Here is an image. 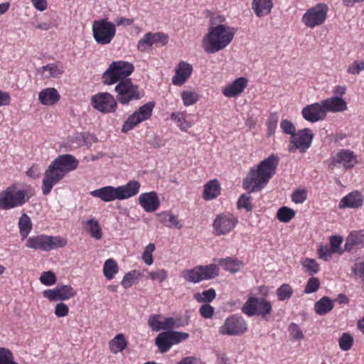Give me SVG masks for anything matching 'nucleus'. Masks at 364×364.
<instances>
[{
    "mask_svg": "<svg viewBox=\"0 0 364 364\" xmlns=\"http://www.w3.org/2000/svg\"><path fill=\"white\" fill-rule=\"evenodd\" d=\"M90 195L93 197L100 198L104 202L114 201L118 200L117 188L107 186L90 192Z\"/></svg>",
    "mask_w": 364,
    "mask_h": 364,
    "instance_id": "nucleus-26",
    "label": "nucleus"
},
{
    "mask_svg": "<svg viewBox=\"0 0 364 364\" xmlns=\"http://www.w3.org/2000/svg\"><path fill=\"white\" fill-rule=\"evenodd\" d=\"M314 138V134L309 128L299 130L290 138L289 151L294 153L296 149L304 153L310 147Z\"/></svg>",
    "mask_w": 364,
    "mask_h": 364,
    "instance_id": "nucleus-14",
    "label": "nucleus"
},
{
    "mask_svg": "<svg viewBox=\"0 0 364 364\" xmlns=\"http://www.w3.org/2000/svg\"><path fill=\"white\" fill-rule=\"evenodd\" d=\"M276 294L279 301H284L292 296L293 289L289 284H284L277 289Z\"/></svg>",
    "mask_w": 364,
    "mask_h": 364,
    "instance_id": "nucleus-49",
    "label": "nucleus"
},
{
    "mask_svg": "<svg viewBox=\"0 0 364 364\" xmlns=\"http://www.w3.org/2000/svg\"><path fill=\"white\" fill-rule=\"evenodd\" d=\"M198 267L200 269L203 280L211 279L218 276L219 268L214 264L205 266L200 265Z\"/></svg>",
    "mask_w": 364,
    "mask_h": 364,
    "instance_id": "nucleus-36",
    "label": "nucleus"
},
{
    "mask_svg": "<svg viewBox=\"0 0 364 364\" xmlns=\"http://www.w3.org/2000/svg\"><path fill=\"white\" fill-rule=\"evenodd\" d=\"M158 216L159 217L160 222L167 228H176L177 229H181L182 228V225L178 220V217L169 211H164L158 213Z\"/></svg>",
    "mask_w": 364,
    "mask_h": 364,
    "instance_id": "nucleus-33",
    "label": "nucleus"
},
{
    "mask_svg": "<svg viewBox=\"0 0 364 364\" xmlns=\"http://www.w3.org/2000/svg\"><path fill=\"white\" fill-rule=\"evenodd\" d=\"M119 269L116 261L113 259H108L105 261L103 266V273L105 277L108 279H112Z\"/></svg>",
    "mask_w": 364,
    "mask_h": 364,
    "instance_id": "nucleus-38",
    "label": "nucleus"
},
{
    "mask_svg": "<svg viewBox=\"0 0 364 364\" xmlns=\"http://www.w3.org/2000/svg\"><path fill=\"white\" fill-rule=\"evenodd\" d=\"M248 328L245 320L237 314L228 317L224 323L220 326L218 332L223 336H237L247 332Z\"/></svg>",
    "mask_w": 364,
    "mask_h": 364,
    "instance_id": "nucleus-10",
    "label": "nucleus"
},
{
    "mask_svg": "<svg viewBox=\"0 0 364 364\" xmlns=\"http://www.w3.org/2000/svg\"><path fill=\"white\" fill-rule=\"evenodd\" d=\"M19 233L22 240L26 239L32 229L31 218L26 213H23L18 223Z\"/></svg>",
    "mask_w": 364,
    "mask_h": 364,
    "instance_id": "nucleus-35",
    "label": "nucleus"
},
{
    "mask_svg": "<svg viewBox=\"0 0 364 364\" xmlns=\"http://www.w3.org/2000/svg\"><path fill=\"white\" fill-rule=\"evenodd\" d=\"M247 85V80L240 77L228 85L223 90V94L228 97H234L243 92Z\"/></svg>",
    "mask_w": 364,
    "mask_h": 364,
    "instance_id": "nucleus-24",
    "label": "nucleus"
},
{
    "mask_svg": "<svg viewBox=\"0 0 364 364\" xmlns=\"http://www.w3.org/2000/svg\"><path fill=\"white\" fill-rule=\"evenodd\" d=\"M168 36L161 32L146 33L137 43V49L140 52H145L148 48L153 45L164 46L168 43Z\"/></svg>",
    "mask_w": 364,
    "mask_h": 364,
    "instance_id": "nucleus-18",
    "label": "nucleus"
},
{
    "mask_svg": "<svg viewBox=\"0 0 364 364\" xmlns=\"http://www.w3.org/2000/svg\"><path fill=\"white\" fill-rule=\"evenodd\" d=\"M305 271L309 275L313 276L319 271V264L314 259L306 258L301 262Z\"/></svg>",
    "mask_w": 364,
    "mask_h": 364,
    "instance_id": "nucleus-48",
    "label": "nucleus"
},
{
    "mask_svg": "<svg viewBox=\"0 0 364 364\" xmlns=\"http://www.w3.org/2000/svg\"><path fill=\"white\" fill-rule=\"evenodd\" d=\"M166 332L168 335L169 342L171 344V347L173 345H176L187 340L190 336L189 333L186 332H178L175 331H167Z\"/></svg>",
    "mask_w": 364,
    "mask_h": 364,
    "instance_id": "nucleus-43",
    "label": "nucleus"
},
{
    "mask_svg": "<svg viewBox=\"0 0 364 364\" xmlns=\"http://www.w3.org/2000/svg\"><path fill=\"white\" fill-rule=\"evenodd\" d=\"M141 185L136 180L129 181L127 184L117 188L118 200H124L136 196L139 191Z\"/></svg>",
    "mask_w": 364,
    "mask_h": 364,
    "instance_id": "nucleus-23",
    "label": "nucleus"
},
{
    "mask_svg": "<svg viewBox=\"0 0 364 364\" xmlns=\"http://www.w3.org/2000/svg\"><path fill=\"white\" fill-rule=\"evenodd\" d=\"M220 194V185L218 180L209 181L204 185L203 197L205 200H212Z\"/></svg>",
    "mask_w": 364,
    "mask_h": 364,
    "instance_id": "nucleus-30",
    "label": "nucleus"
},
{
    "mask_svg": "<svg viewBox=\"0 0 364 364\" xmlns=\"http://www.w3.org/2000/svg\"><path fill=\"white\" fill-rule=\"evenodd\" d=\"M183 105L186 107L196 104L200 98L199 95L193 90H185L181 92Z\"/></svg>",
    "mask_w": 364,
    "mask_h": 364,
    "instance_id": "nucleus-41",
    "label": "nucleus"
},
{
    "mask_svg": "<svg viewBox=\"0 0 364 364\" xmlns=\"http://www.w3.org/2000/svg\"><path fill=\"white\" fill-rule=\"evenodd\" d=\"M364 247V230L351 232L344 245L345 251L350 252Z\"/></svg>",
    "mask_w": 364,
    "mask_h": 364,
    "instance_id": "nucleus-25",
    "label": "nucleus"
},
{
    "mask_svg": "<svg viewBox=\"0 0 364 364\" xmlns=\"http://www.w3.org/2000/svg\"><path fill=\"white\" fill-rule=\"evenodd\" d=\"M279 164V158L274 154L263 159L255 168H251L243 179V188L249 193L261 191L275 175Z\"/></svg>",
    "mask_w": 364,
    "mask_h": 364,
    "instance_id": "nucleus-1",
    "label": "nucleus"
},
{
    "mask_svg": "<svg viewBox=\"0 0 364 364\" xmlns=\"http://www.w3.org/2000/svg\"><path fill=\"white\" fill-rule=\"evenodd\" d=\"M0 364H18L11 350L6 348L0 347Z\"/></svg>",
    "mask_w": 364,
    "mask_h": 364,
    "instance_id": "nucleus-47",
    "label": "nucleus"
},
{
    "mask_svg": "<svg viewBox=\"0 0 364 364\" xmlns=\"http://www.w3.org/2000/svg\"><path fill=\"white\" fill-rule=\"evenodd\" d=\"M67 245V240L59 236L38 235L32 236L26 240L25 246L27 248L48 252Z\"/></svg>",
    "mask_w": 364,
    "mask_h": 364,
    "instance_id": "nucleus-5",
    "label": "nucleus"
},
{
    "mask_svg": "<svg viewBox=\"0 0 364 364\" xmlns=\"http://www.w3.org/2000/svg\"><path fill=\"white\" fill-rule=\"evenodd\" d=\"M78 161L70 154H63L55 158L45 171L42 181V193L48 195L53 187L65 176L77 168Z\"/></svg>",
    "mask_w": 364,
    "mask_h": 364,
    "instance_id": "nucleus-2",
    "label": "nucleus"
},
{
    "mask_svg": "<svg viewBox=\"0 0 364 364\" xmlns=\"http://www.w3.org/2000/svg\"><path fill=\"white\" fill-rule=\"evenodd\" d=\"M92 107L103 113L115 112L117 107V100L108 92H99L91 98Z\"/></svg>",
    "mask_w": 364,
    "mask_h": 364,
    "instance_id": "nucleus-15",
    "label": "nucleus"
},
{
    "mask_svg": "<svg viewBox=\"0 0 364 364\" xmlns=\"http://www.w3.org/2000/svg\"><path fill=\"white\" fill-rule=\"evenodd\" d=\"M149 277L153 280H157L162 282L168 277L167 272L164 269H159L156 272H151L149 274Z\"/></svg>",
    "mask_w": 364,
    "mask_h": 364,
    "instance_id": "nucleus-62",
    "label": "nucleus"
},
{
    "mask_svg": "<svg viewBox=\"0 0 364 364\" xmlns=\"http://www.w3.org/2000/svg\"><path fill=\"white\" fill-rule=\"evenodd\" d=\"M155 250V246L152 243H149L142 254V259L147 265L153 264L152 252Z\"/></svg>",
    "mask_w": 364,
    "mask_h": 364,
    "instance_id": "nucleus-55",
    "label": "nucleus"
},
{
    "mask_svg": "<svg viewBox=\"0 0 364 364\" xmlns=\"http://www.w3.org/2000/svg\"><path fill=\"white\" fill-rule=\"evenodd\" d=\"M235 33L234 28L225 24L210 26L202 41L204 50L212 54L223 50L231 43Z\"/></svg>",
    "mask_w": 364,
    "mask_h": 364,
    "instance_id": "nucleus-3",
    "label": "nucleus"
},
{
    "mask_svg": "<svg viewBox=\"0 0 364 364\" xmlns=\"http://www.w3.org/2000/svg\"><path fill=\"white\" fill-rule=\"evenodd\" d=\"M289 331L290 336L293 340L301 341V340L304 339V333H303L301 329L300 328L299 325H297L296 323H291L289 326Z\"/></svg>",
    "mask_w": 364,
    "mask_h": 364,
    "instance_id": "nucleus-54",
    "label": "nucleus"
},
{
    "mask_svg": "<svg viewBox=\"0 0 364 364\" xmlns=\"http://www.w3.org/2000/svg\"><path fill=\"white\" fill-rule=\"evenodd\" d=\"M154 106L155 103L150 101L140 107L137 111L131 114L124 122L122 132L126 133L141 122L148 119L151 116Z\"/></svg>",
    "mask_w": 364,
    "mask_h": 364,
    "instance_id": "nucleus-12",
    "label": "nucleus"
},
{
    "mask_svg": "<svg viewBox=\"0 0 364 364\" xmlns=\"http://www.w3.org/2000/svg\"><path fill=\"white\" fill-rule=\"evenodd\" d=\"M29 199L26 190L10 186L0 193V209L9 210L23 205Z\"/></svg>",
    "mask_w": 364,
    "mask_h": 364,
    "instance_id": "nucleus-7",
    "label": "nucleus"
},
{
    "mask_svg": "<svg viewBox=\"0 0 364 364\" xmlns=\"http://www.w3.org/2000/svg\"><path fill=\"white\" fill-rule=\"evenodd\" d=\"M334 307V301L328 296H324L314 304V311L320 316L326 315Z\"/></svg>",
    "mask_w": 364,
    "mask_h": 364,
    "instance_id": "nucleus-32",
    "label": "nucleus"
},
{
    "mask_svg": "<svg viewBox=\"0 0 364 364\" xmlns=\"http://www.w3.org/2000/svg\"><path fill=\"white\" fill-rule=\"evenodd\" d=\"M363 204V199L360 194L357 192L350 193L348 195L342 198L340 202L339 207L356 208H359Z\"/></svg>",
    "mask_w": 364,
    "mask_h": 364,
    "instance_id": "nucleus-31",
    "label": "nucleus"
},
{
    "mask_svg": "<svg viewBox=\"0 0 364 364\" xmlns=\"http://www.w3.org/2000/svg\"><path fill=\"white\" fill-rule=\"evenodd\" d=\"M127 346V342L125 339V337L123 334L119 333L117 334L110 342H109V348L114 353L117 351L122 352L124 350Z\"/></svg>",
    "mask_w": 364,
    "mask_h": 364,
    "instance_id": "nucleus-39",
    "label": "nucleus"
},
{
    "mask_svg": "<svg viewBox=\"0 0 364 364\" xmlns=\"http://www.w3.org/2000/svg\"><path fill=\"white\" fill-rule=\"evenodd\" d=\"M294 216V210L286 206L280 208L277 213V219L282 223L289 222Z\"/></svg>",
    "mask_w": 364,
    "mask_h": 364,
    "instance_id": "nucleus-45",
    "label": "nucleus"
},
{
    "mask_svg": "<svg viewBox=\"0 0 364 364\" xmlns=\"http://www.w3.org/2000/svg\"><path fill=\"white\" fill-rule=\"evenodd\" d=\"M69 313V308L65 303L60 302L56 304L55 308V314L58 317H65Z\"/></svg>",
    "mask_w": 364,
    "mask_h": 364,
    "instance_id": "nucleus-64",
    "label": "nucleus"
},
{
    "mask_svg": "<svg viewBox=\"0 0 364 364\" xmlns=\"http://www.w3.org/2000/svg\"><path fill=\"white\" fill-rule=\"evenodd\" d=\"M237 223V218L230 213L218 214L213 223L214 233L216 236L227 235L235 228Z\"/></svg>",
    "mask_w": 364,
    "mask_h": 364,
    "instance_id": "nucleus-13",
    "label": "nucleus"
},
{
    "mask_svg": "<svg viewBox=\"0 0 364 364\" xmlns=\"http://www.w3.org/2000/svg\"><path fill=\"white\" fill-rule=\"evenodd\" d=\"M272 7V0H253L252 3V9L258 17L269 14Z\"/></svg>",
    "mask_w": 364,
    "mask_h": 364,
    "instance_id": "nucleus-29",
    "label": "nucleus"
},
{
    "mask_svg": "<svg viewBox=\"0 0 364 364\" xmlns=\"http://www.w3.org/2000/svg\"><path fill=\"white\" fill-rule=\"evenodd\" d=\"M92 30L95 41L100 45L110 43L116 35V25L107 18L94 21Z\"/></svg>",
    "mask_w": 364,
    "mask_h": 364,
    "instance_id": "nucleus-6",
    "label": "nucleus"
},
{
    "mask_svg": "<svg viewBox=\"0 0 364 364\" xmlns=\"http://www.w3.org/2000/svg\"><path fill=\"white\" fill-rule=\"evenodd\" d=\"M155 344L161 353H166L171 348L168 335L166 331L160 333L155 338Z\"/></svg>",
    "mask_w": 364,
    "mask_h": 364,
    "instance_id": "nucleus-37",
    "label": "nucleus"
},
{
    "mask_svg": "<svg viewBox=\"0 0 364 364\" xmlns=\"http://www.w3.org/2000/svg\"><path fill=\"white\" fill-rule=\"evenodd\" d=\"M193 71L192 66L184 61H181L176 69V75L172 78V82L175 85H182L190 77Z\"/></svg>",
    "mask_w": 364,
    "mask_h": 364,
    "instance_id": "nucleus-22",
    "label": "nucleus"
},
{
    "mask_svg": "<svg viewBox=\"0 0 364 364\" xmlns=\"http://www.w3.org/2000/svg\"><path fill=\"white\" fill-rule=\"evenodd\" d=\"M341 242L342 238L339 236H331L330 237L331 250L333 252H343L340 247Z\"/></svg>",
    "mask_w": 364,
    "mask_h": 364,
    "instance_id": "nucleus-63",
    "label": "nucleus"
},
{
    "mask_svg": "<svg viewBox=\"0 0 364 364\" xmlns=\"http://www.w3.org/2000/svg\"><path fill=\"white\" fill-rule=\"evenodd\" d=\"M357 163L356 156L353 151L341 149L331 157L329 168L333 169L343 167L344 169L351 168Z\"/></svg>",
    "mask_w": 364,
    "mask_h": 364,
    "instance_id": "nucleus-16",
    "label": "nucleus"
},
{
    "mask_svg": "<svg viewBox=\"0 0 364 364\" xmlns=\"http://www.w3.org/2000/svg\"><path fill=\"white\" fill-rule=\"evenodd\" d=\"M218 264L225 270L232 273L238 272L242 265V262L235 257H226L218 260Z\"/></svg>",
    "mask_w": 364,
    "mask_h": 364,
    "instance_id": "nucleus-34",
    "label": "nucleus"
},
{
    "mask_svg": "<svg viewBox=\"0 0 364 364\" xmlns=\"http://www.w3.org/2000/svg\"><path fill=\"white\" fill-rule=\"evenodd\" d=\"M114 90L117 93V100L122 105H127L129 102L141 97L139 87L134 85L130 79L121 80Z\"/></svg>",
    "mask_w": 364,
    "mask_h": 364,
    "instance_id": "nucleus-9",
    "label": "nucleus"
},
{
    "mask_svg": "<svg viewBox=\"0 0 364 364\" xmlns=\"http://www.w3.org/2000/svg\"><path fill=\"white\" fill-rule=\"evenodd\" d=\"M280 127L284 133L290 134L291 136H293V135L296 133L295 126L288 119H282L280 123Z\"/></svg>",
    "mask_w": 364,
    "mask_h": 364,
    "instance_id": "nucleus-57",
    "label": "nucleus"
},
{
    "mask_svg": "<svg viewBox=\"0 0 364 364\" xmlns=\"http://www.w3.org/2000/svg\"><path fill=\"white\" fill-rule=\"evenodd\" d=\"M139 203L142 208L148 213L156 210L160 205L159 199L154 191L141 194L139 197Z\"/></svg>",
    "mask_w": 364,
    "mask_h": 364,
    "instance_id": "nucleus-20",
    "label": "nucleus"
},
{
    "mask_svg": "<svg viewBox=\"0 0 364 364\" xmlns=\"http://www.w3.org/2000/svg\"><path fill=\"white\" fill-rule=\"evenodd\" d=\"M338 343L341 350L347 351L353 344V338L349 333H343L339 338Z\"/></svg>",
    "mask_w": 364,
    "mask_h": 364,
    "instance_id": "nucleus-50",
    "label": "nucleus"
},
{
    "mask_svg": "<svg viewBox=\"0 0 364 364\" xmlns=\"http://www.w3.org/2000/svg\"><path fill=\"white\" fill-rule=\"evenodd\" d=\"M272 310V305L271 302L262 297L249 298L242 308V312L248 316L259 315L262 318L269 314Z\"/></svg>",
    "mask_w": 364,
    "mask_h": 364,
    "instance_id": "nucleus-8",
    "label": "nucleus"
},
{
    "mask_svg": "<svg viewBox=\"0 0 364 364\" xmlns=\"http://www.w3.org/2000/svg\"><path fill=\"white\" fill-rule=\"evenodd\" d=\"M237 208H245L247 211H251L252 210V205L250 203V197L247 196L245 194H242L238 199Z\"/></svg>",
    "mask_w": 364,
    "mask_h": 364,
    "instance_id": "nucleus-58",
    "label": "nucleus"
},
{
    "mask_svg": "<svg viewBox=\"0 0 364 364\" xmlns=\"http://www.w3.org/2000/svg\"><path fill=\"white\" fill-rule=\"evenodd\" d=\"M171 119L175 121L182 131H187L192 126V123L186 119L183 114L181 112H173Z\"/></svg>",
    "mask_w": 364,
    "mask_h": 364,
    "instance_id": "nucleus-44",
    "label": "nucleus"
},
{
    "mask_svg": "<svg viewBox=\"0 0 364 364\" xmlns=\"http://www.w3.org/2000/svg\"><path fill=\"white\" fill-rule=\"evenodd\" d=\"M325 114L327 112H341L347 109L346 102L339 96H334L321 101Z\"/></svg>",
    "mask_w": 364,
    "mask_h": 364,
    "instance_id": "nucleus-21",
    "label": "nucleus"
},
{
    "mask_svg": "<svg viewBox=\"0 0 364 364\" xmlns=\"http://www.w3.org/2000/svg\"><path fill=\"white\" fill-rule=\"evenodd\" d=\"M301 115L306 121L311 123L323 120L326 117L321 102L308 105L303 107Z\"/></svg>",
    "mask_w": 364,
    "mask_h": 364,
    "instance_id": "nucleus-19",
    "label": "nucleus"
},
{
    "mask_svg": "<svg viewBox=\"0 0 364 364\" xmlns=\"http://www.w3.org/2000/svg\"><path fill=\"white\" fill-rule=\"evenodd\" d=\"M320 287V281L317 277H312L307 281L304 289V293L312 294L316 292Z\"/></svg>",
    "mask_w": 364,
    "mask_h": 364,
    "instance_id": "nucleus-52",
    "label": "nucleus"
},
{
    "mask_svg": "<svg viewBox=\"0 0 364 364\" xmlns=\"http://www.w3.org/2000/svg\"><path fill=\"white\" fill-rule=\"evenodd\" d=\"M43 295L50 301H65L73 298L76 291L70 285L58 284L53 289L45 290Z\"/></svg>",
    "mask_w": 364,
    "mask_h": 364,
    "instance_id": "nucleus-17",
    "label": "nucleus"
},
{
    "mask_svg": "<svg viewBox=\"0 0 364 364\" xmlns=\"http://www.w3.org/2000/svg\"><path fill=\"white\" fill-rule=\"evenodd\" d=\"M87 231L90 234V235L96 239L100 240L102 237V230L100 226L99 222L94 219H90L87 221Z\"/></svg>",
    "mask_w": 364,
    "mask_h": 364,
    "instance_id": "nucleus-40",
    "label": "nucleus"
},
{
    "mask_svg": "<svg viewBox=\"0 0 364 364\" xmlns=\"http://www.w3.org/2000/svg\"><path fill=\"white\" fill-rule=\"evenodd\" d=\"M136 273L137 272L136 270H133V271H130V272H127L124 276V277L122 280V282H121L123 287H124L125 289H127V288L131 287L133 285Z\"/></svg>",
    "mask_w": 364,
    "mask_h": 364,
    "instance_id": "nucleus-59",
    "label": "nucleus"
},
{
    "mask_svg": "<svg viewBox=\"0 0 364 364\" xmlns=\"http://www.w3.org/2000/svg\"><path fill=\"white\" fill-rule=\"evenodd\" d=\"M216 296V292L213 289L205 290L201 293H196L194 299L198 302L208 303L212 301Z\"/></svg>",
    "mask_w": 364,
    "mask_h": 364,
    "instance_id": "nucleus-46",
    "label": "nucleus"
},
{
    "mask_svg": "<svg viewBox=\"0 0 364 364\" xmlns=\"http://www.w3.org/2000/svg\"><path fill=\"white\" fill-rule=\"evenodd\" d=\"M38 71L45 78H57L63 73L64 66L62 63L56 62L40 68Z\"/></svg>",
    "mask_w": 364,
    "mask_h": 364,
    "instance_id": "nucleus-28",
    "label": "nucleus"
},
{
    "mask_svg": "<svg viewBox=\"0 0 364 364\" xmlns=\"http://www.w3.org/2000/svg\"><path fill=\"white\" fill-rule=\"evenodd\" d=\"M364 70V60H355L347 68V73L350 75H358L361 71Z\"/></svg>",
    "mask_w": 364,
    "mask_h": 364,
    "instance_id": "nucleus-53",
    "label": "nucleus"
},
{
    "mask_svg": "<svg viewBox=\"0 0 364 364\" xmlns=\"http://www.w3.org/2000/svg\"><path fill=\"white\" fill-rule=\"evenodd\" d=\"M58 90L53 87H48L38 94V100L43 105H53L60 100Z\"/></svg>",
    "mask_w": 364,
    "mask_h": 364,
    "instance_id": "nucleus-27",
    "label": "nucleus"
},
{
    "mask_svg": "<svg viewBox=\"0 0 364 364\" xmlns=\"http://www.w3.org/2000/svg\"><path fill=\"white\" fill-rule=\"evenodd\" d=\"M183 276L187 282L192 283H198L203 281V277L200 274V269L196 266L193 269H186L183 271Z\"/></svg>",
    "mask_w": 364,
    "mask_h": 364,
    "instance_id": "nucleus-42",
    "label": "nucleus"
},
{
    "mask_svg": "<svg viewBox=\"0 0 364 364\" xmlns=\"http://www.w3.org/2000/svg\"><path fill=\"white\" fill-rule=\"evenodd\" d=\"M161 315H152L148 320V324L154 331H159L162 329V322L159 320Z\"/></svg>",
    "mask_w": 364,
    "mask_h": 364,
    "instance_id": "nucleus-60",
    "label": "nucleus"
},
{
    "mask_svg": "<svg viewBox=\"0 0 364 364\" xmlns=\"http://www.w3.org/2000/svg\"><path fill=\"white\" fill-rule=\"evenodd\" d=\"M133 64L126 61H114L102 74V82L106 85H114L121 80H127L134 71Z\"/></svg>",
    "mask_w": 364,
    "mask_h": 364,
    "instance_id": "nucleus-4",
    "label": "nucleus"
},
{
    "mask_svg": "<svg viewBox=\"0 0 364 364\" xmlns=\"http://www.w3.org/2000/svg\"><path fill=\"white\" fill-rule=\"evenodd\" d=\"M214 308L208 304L202 305L199 309L201 316L204 318H211L214 314Z\"/></svg>",
    "mask_w": 364,
    "mask_h": 364,
    "instance_id": "nucleus-61",
    "label": "nucleus"
},
{
    "mask_svg": "<svg viewBox=\"0 0 364 364\" xmlns=\"http://www.w3.org/2000/svg\"><path fill=\"white\" fill-rule=\"evenodd\" d=\"M40 282L46 286L55 284L57 281L55 274L51 271L43 272L40 278Z\"/></svg>",
    "mask_w": 364,
    "mask_h": 364,
    "instance_id": "nucleus-51",
    "label": "nucleus"
},
{
    "mask_svg": "<svg viewBox=\"0 0 364 364\" xmlns=\"http://www.w3.org/2000/svg\"><path fill=\"white\" fill-rule=\"evenodd\" d=\"M328 6L324 4H318L310 9L303 15L301 21L310 28L322 25L326 18Z\"/></svg>",
    "mask_w": 364,
    "mask_h": 364,
    "instance_id": "nucleus-11",
    "label": "nucleus"
},
{
    "mask_svg": "<svg viewBox=\"0 0 364 364\" xmlns=\"http://www.w3.org/2000/svg\"><path fill=\"white\" fill-rule=\"evenodd\" d=\"M278 122V114L277 112L272 113L267 122L268 136H271L274 134L275 129Z\"/></svg>",
    "mask_w": 364,
    "mask_h": 364,
    "instance_id": "nucleus-56",
    "label": "nucleus"
}]
</instances>
